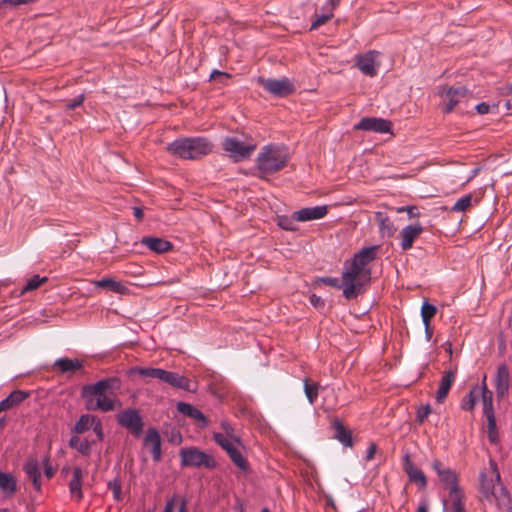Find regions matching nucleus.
<instances>
[{"mask_svg":"<svg viewBox=\"0 0 512 512\" xmlns=\"http://www.w3.org/2000/svg\"><path fill=\"white\" fill-rule=\"evenodd\" d=\"M380 53L375 50L359 54L355 58L357 68L366 76L374 77L377 75L380 61Z\"/></svg>","mask_w":512,"mask_h":512,"instance_id":"8","label":"nucleus"},{"mask_svg":"<svg viewBox=\"0 0 512 512\" xmlns=\"http://www.w3.org/2000/svg\"><path fill=\"white\" fill-rule=\"evenodd\" d=\"M185 506H186V503L183 501V502L181 503L180 508H179V512H185Z\"/></svg>","mask_w":512,"mask_h":512,"instance_id":"64","label":"nucleus"},{"mask_svg":"<svg viewBox=\"0 0 512 512\" xmlns=\"http://www.w3.org/2000/svg\"><path fill=\"white\" fill-rule=\"evenodd\" d=\"M136 371L141 376L155 378L162 381L165 370L160 368H137Z\"/></svg>","mask_w":512,"mask_h":512,"instance_id":"42","label":"nucleus"},{"mask_svg":"<svg viewBox=\"0 0 512 512\" xmlns=\"http://www.w3.org/2000/svg\"><path fill=\"white\" fill-rule=\"evenodd\" d=\"M404 470L407 473L410 481L415 482L421 488H425L426 487V485H427L426 476L424 475L422 470L416 468L411 463V461L409 460V456L408 455H406V457H405Z\"/></svg>","mask_w":512,"mask_h":512,"instance_id":"24","label":"nucleus"},{"mask_svg":"<svg viewBox=\"0 0 512 512\" xmlns=\"http://www.w3.org/2000/svg\"><path fill=\"white\" fill-rule=\"evenodd\" d=\"M445 350H446L449 354H451V353H452V345H451V343H449V342H446V343H445Z\"/></svg>","mask_w":512,"mask_h":512,"instance_id":"62","label":"nucleus"},{"mask_svg":"<svg viewBox=\"0 0 512 512\" xmlns=\"http://www.w3.org/2000/svg\"><path fill=\"white\" fill-rule=\"evenodd\" d=\"M509 380H510V372L508 367L505 364H502L498 367L497 373L495 376V389L497 396L502 398L504 397L509 390Z\"/></svg>","mask_w":512,"mask_h":512,"instance_id":"18","label":"nucleus"},{"mask_svg":"<svg viewBox=\"0 0 512 512\" xmlns=\"http://www.w3.org/2000/svg\"><path fill=\"white\" fill-rule=\"evenodd\" d=\"M24 471L28 475L29 478L32 479L33 485L36 490H40L41 488V473L38 467V463L35 460H30L24 465Z\"/></svg>","mask_w":512,"mask_h":512,"instance_id":"33","label":"nucleus"},{"mask_svg":"<svg viewBox=\"0 0 512 512\" xmlns=\"http://www.w3.org/2000/svg\"><path fill=\"white\" fill-rule=\"evenodd\" d=\"M339 3H340V0H327L326 1L327 8H329V10H335V8L339 5Z\"/></svg>","mask_w":512,"mask_h":512,"instance_id":"56","label":"nucleus"},{"mask_svg":"<svg viewBox=\"0 0 512 512\" xmlns=\"http://www.w3.org/2000/svg\"><path fill=\"white\" fill-rule=\"evenodd\" d=\"M27 397V394L23 391H14L12 392L8 397L3 399L0 402V412L8 410L18 404H20L22 401H24Z\"/></svg>","mask_w":512,"mask_h":512,"instance_id":"32","label":"nucleus"},{"mask_svg":"<svg viewBox=\"0 0 512 512\" xmlns=\"http://www.w3.org/2000/svg\"><path fill=\"white\" fill-rule=\"evenodd\" d=\"M141 243L158 254L165 253L172 249V244L169 241L158 237H144Z\"/></svg>","mask_w":512,"mask_h":512,"instance_id":"23","label":"nucleus"},{"mask_svg":"<svg viewBox=\"0 0 512 512\" xmlns=\"http://www.w3.org/2000/svg\"><path fill=\"white\" fill-rule=\"evenodd\" d=\"M117 420L121 426L127 428L135 435H139L142 431V419L135 409H127L120 412L117 416Z\"/></svg>","mask_w":512,"mask_h":512,"instance_id":"12","label":"nucleus"},{"mask_svg":"<svg viewBox=\"0 0 512 512\" xmlns=\"http://www.w3.org/2000/svg\"><path fill=\"white\" fill-rule=\"evenodd\" d=\"M174 508H175V503H174V498H172L169 501H167V503L165 504L163 512H174Z\"/></svg>","mask_w":512,"mask_h":512,"instance_id":"55","label":"nucleus"},{"mask_svg":"<svg viewBox=\"0 0 512 512\" xmlns=\"http://www.w3.org/2000/svg\"><path fill=\"white\" fill-rule=\"evenodd\" d=\"M334 428H335V438L344 444L345 446H351L352 445V439L351 434L344 428V426L338 422H334Z\"/></svg>","mask_w":512,"mask_h":512,"instance_id":"36","label":"nucleus"},{"mask_svg":"<svg viewBox=\"0 0 512 512\" xmlns=\"http://www.w3.org/2000/svg\"><path fill=\"white\" fill-rule=\"evenodd\" d=\"M396 212L397 213L406 212V214H408L409 218H417L420 215L418 208L416 206H401V207L396 208Z\"/></svg>","mask_w":512,"mask_h":512,"instance_id":"46","label":"nucleus"},{"mask_svg":"<svg viewBox=\"0 0 512 512\" xmlns=\"http://www.w3.org/2000/svg\"><path fill=\"white\" fill-rule=\"evenodd\" d=\"M47 280L48 278L45 276L40 277L39 275H34L27 281L26 285L23 287L21 291V294L37 289L40 285L47 282Z\"/></svg>","mask_w":512,"mask_h":512,"instance_id":"41","label":"nucleus"},{"mask_svg":"<svg viewBox=\"0 0 512 512\" xmlns=\"http://www.w3.org/2000/svg\"><path fill=\"white\" fill-rule=\"evenodd\" d=\"M53 367L61 373H69L80 370L83 367V364L81 361L77 359H70L64 357L57 359L54 362Z\"/></svg>","mask_w":512,"mask_h":512,"instance_id":"27","label":"nucleus"},{"mask_svg":"<svg viewBox=\"0 0 512 512\" xmlns=\"http://www.w3.org/2000/svg\"><path fill=\"white\" fill-rule=\"evenodd\" d=\"M489 110H490V106L487 103L482 102V103L476 105V111L479 114H486L489 112Z\"/></svg>","mask_w":512,"mask_h":512,"instance_id":"53","label":"nucleus"},{"mask_svg":"<svg viewBox=\"0 0 512 512\" xmlns=\"http://www.w3.org/2000/svg\"><path fill=\"white\" fill-rule=\"evenodd\" d=\"M456 370L445 371L441 377L438 390L436 392V400L442 403L447 397L449 390L455 380Z\"/></svg>","mask_w":512,"mask_h":512,"instance_id":"20","label":"nucleus"},{"mask_svg":"<svg viewBox=\"0 0 512 512\" xmlns=\"http://www.w3.org/2000/svg\"><path fill=\"white\" fill-rule=\"evenodd\" d=\"M231 458V460L234 462V464L241 470L245 471L247 470L248 464L245 459V457L242 454L241 451V445L237 446L235 449L231 451V453L228 454Z\"/></svg>","mask_w":512,"mask_h":512,"instance_id":"38","label":"nucleus"},{"mask_svg":"<svg viewBox=\"0 0 512 512\" xmlns=\"http://www.w3.org/2000/svg\"><path fill=\"white\" fill-rule=\"evenodd\" d=\"M432 468L437 473L441 483L449 490V493L453 488H455V490H460L457 484L458 476L454 470L444 467L438 460L433 461Z\"/></svg>","mask_w":512,"mask_h":512,"instance_id":"13","label":"nucleus"},{"mask_svg":"<svg viewBox=\"0 0 512 512\" xmlns=\"http://www.w3.org/2000/svg\"><path fill=\"white\" fill-rule=\"evenodd\" d=\"M93 431L95 432L99 441H102L104 438L103 427L100 419L97 418L94 426H92Z\"/></svg>","mask_w":512,"mask_h":512,"instance_id":"48","label":"nucleus"},{"mask_svg":"<svg viewBox=\"0 0 512 512\" xmlns=\"http://www.w3.org/2000/svg\"><path fill=\"white\" fill-rule=\"evenodd\" d=\"M225 152L236 162L250 158L256 148L253 142H244L237 137H226L222 142Z\"/></svg>","mask_w":512,"mask_h":512,"instance_id":"6","label":"nucleus"},{"mask_svg":"<svg viewBox=\"0 0 512 512\" xmlns=\"http://www.w3.org/2000/svg\"><path fill=\"white\" fill-rule=\"evenodd\" d=\"M84 101V95L79 94L77 97H75L71 102H69L66 107L67 109L71 110L78 106H80Z\"/></svg>","mask_w":512,"mask_h":512,"instance_id":"50","label":"nucleus"},{"mask_svg":"<svg viewBox=\"0 0 512 512\" xmlns=\"http://www.w3.org/2000/svg\"><path fill=\"white\" fill-rule=\"evenodd\" d=\"M53 473H54V472H53V470H52V468H51V467L47 466V467L45 468V474H46V476H47L48 478H51V477L53 476Z\"/></svg>","mask_w":512,"mask_h":512,"instance_id":"61","label":"nucleus"},{"mask_svg":"<svg viewBox=\"0 0 512 512\" xmlns=\"http://www.w3.org/2000/svg\"><path fill=\"white\" fill-rule=\"evenodd\" d=\"M423 232V227L419 222L410 224L402 228L400 231V246L406 251L412 248L415 239Z\"/></svg>","mask_w":512,"mask_h":512,"instance_id":"14","label":"nucleus"},{"mask_svg":"<svg viewBox=\"0 0 512 512\" xmlns=\"http://www.w3.org/2000/svg\"><path fill=\"white\" fill-rule=\"evenodd\" d=\"M109 488L113 491L114 498L120 499L121 485L117 480L109 482Z\"/></svg>","mask_w":512,"mask_h":512,"instance_id":"49","label":"nucleus"},{"mask_svg":"<svg viewBox=\"0 0 512 512\" xmlns=\"http://www.w3.org/2000/svg\"><path fill=\"white\" fill-rule=\"evenodd\" d=\"M0 489L5 496H12L16 492L17 482L10 473L0 471Z\"/></svg>","mask_w":512,"mask_h":512,"instance_id":"28","label":"nucleus"},{"mask_svg":"<svg viewBox=\"0 0 512 512\" xmlns=\"http://www.w3.org/2000/svg\"><path fill=\"white\" fill-rule=\"evenodd\" d=\"M328 213V207L326 205H319L314 207H305L294 212V218L298 222H306L312 220H318L325 217Z\"/></svg>","mask_w":512,"mask_h":512,"instance_id":"15","label":"nucleus"},{"mask_svg":"<svg viewBox=\"0 0 512 512\" xmlns=\"http://www.w3.org/2000/svg\"><path fill=\"white\" fill-rule=\"evenodd\" d=\"M296 222H298L295 218H294V213L292 214L291 217H288V216H280L278 217V225L284 229V230H287V231H294L296 230Z\"/></svg>","mask_w":512,"mask_h":512,"instance_id":"44","label":"nucleus"},{"mask_svg":"<svg viewBox=\"0 0 512 512\" xmlns=\"http://www.w3.org/2000/svg\"><path fill=\"white\" fill-rule=\"evenodd\" d=\"M376 257V247H365L354 257L344 263L342 272L343 295L346 299H353L363 290L371 280L369 264Z\"/></svg>","mask_w":512,"mask_h":512,"instance_id":"1","label":"nucleus"},{"mask_svg":"<svg viewBox=\"0 0 512 512\" xmlns=\"http://www.w3.org/2000/svg\"><path fill=\"white\" fill-rule=\"evenodd\" d=\"M376 450H377V447L375 444H370L368 449H367V452H366V456H365V459L367 461H370L374 458L375 454H376Z\"/></svg>","mask_w":512,"mask_h":512,"instance_id":"52","label":"nucleus"},{"mask_svg":"<svg viewBox=\"0 0 512 512\" xmlns=\"http://www.w3.org/2000/svg\"><path fill=\"white\" fill-rule=\"evenodd\" d=\"M162 382L189 392H195L197 389L188 378L171 371H164Z\"/></svg>","mask_w":512,"mask_h":512,"instance_id":"17","label":"nucleus"},{"mask_svg":"<svg viewBox=\"0 0 512 512\" xmlns=\"http://www.w3.org/2000/svg\"><path fill=\"white\" fill-rule=\"evenodd\" d=\"M467 92L468 90L463 86L457 88L447 86L440 87L438 93L445 104L444 111L447 113L451 112L461 99L465 98Z\"/></svg>","mask_w":512,"mask_h":512,"instance_id":"9","label":"nucleus"},{"mask_svg":"<svg viewBox=\"0 0 512 512\" xmlns=\"http://www.w3.org/2000/svg\"><path fill=\"white\" fill-rule=\"evenodd\" d=\"M181 464L182 466L189 467H215L214 459L195 447L182 448L180 450Z\"/></svg>","mask_w":512,"mask_h":512,"instance_id":"7","label":"nucleus"},{"mask_svg":"<svg viewBox=\"0 0 512 512\" xmlns=\"http://www.w3.org/2000/svg\"><path fill=\"white\" fill-rule=\"evenodd\" d=\"M91 445L92 442L86 438H82L80 436H72L69 441V446L72 449H75L77 452L82 454L83 456H89L91 454Z\"/></svg>","mask_w":512,"mask_h":512,"instance_id":"31","label":"nucleus"},{"mask_svg":"<svg viewBox=\"0 0 512 512\" xmlns=\"http://www.w3.org/2000/svg\"><path fill=\"white\" fill-rule=\"evenodd\" d=\"M177 409L183 415L199 421L203 427L207 426V418L199 409L195 408L193 405L184 402H179L177 404Z\"/></svg>","mask_w":512,"mask_h":512,"instance_id":"26","label":"nucleus"},{"mask_svg":"<svg viewBox=\"0 0 512 512\" xmlns=\"http://www.w3.org/2000/svg\"><path fill=\"white\" fill-rule=\"evenodd\" d=\"M480 489L486 499H494L499 509L512 512V499L501 483L500 473L494 460L480 473Z\"/></svg>","mask_w":512,"mask_h":512,"instance_id":"2","label":"nucleus"},{"mask_svg":"<svg viewBox=\"0 0 512 512\" xmlns=\"http://www.w3.org/2000/svg\"><path fill=\"white\" fill-rule=\"evenodd\" d=\"M212 144L203 137L180 138L167 147L170 154L186 160H196L212 151Z\"/></svg>","mask_w":512,"mask_h":512,"instance_id":"4","label":"nucleus"},{"mask_svg":"<svg viewBox=\"0 0 512 512\" xmlns=\"http://www.w3.org/2000/svg\"><path fill=\"white\" fill-rule=\"evenodd\" d=\"M310 302L314 305V306H317L320 302H322L321 298L316 296V295H312L310 297Z\"/></svg>","mask_w":512,"mask_h":512,"instance_id":"60","label":"nucleus"},{"mask_svg":"<svg viewBox=\"0 0 512 512\" xmlns=\"http://www.w3.org/2000/svg\"><path fill=\"white\" fill-rule=\"evenodd\" d=\"M111 384V380H100L83 388L82 397L88 410L108 412L120 407Z\"/></svg>","mask_w":512,"mask_h":512,"instance_id":"3","label":"nucleus"},{"mask_svg":"<svg viewBox=\"0 0 512 512\" xmlns=\"http://www.w3.org/2000/svg\"><path fill=\"white\" fill-rule=\"evenodd\" d=\"M320 282L334 288H341L343 290L342 280L340 281L336 277H323L320 279Z\"/></svg>","mask_w":512,"mask_h":512,"instance_id":"47","label":"nucleus"},{"mask_svg":"<svg viewBox=\"0 0 512 512\" xmlns=\"http://www.w3.org/2000/svg\"><path fill=\"white\" fill-rule=\"evenodd\" d=\"M73 476L71 481L69 482V491L71 498L80 501L83 498L82 493V478L83 472L80 467H75L72 471Z\"/></svg>","mask_w":512,"mask_h":512,"instance_id":"22","label":"nucleus"},{"mask_svg":"<svg viewBox=\"0 0 512 512\" xmlns=\"http://www.w3.org/2000/svg\"><path fill=\"white\" fill-rule=\"evenodd\" d=\"M213 439L223 450L227 452V454L231 453V451L240 444L237 437H226L219 432H215L213 434Z\"/></svg>","mask_w":512,"mask_h":512,"instance_id":"29","label":"nucleus"},{"mask_svg":"<svg viewBox=\"0 0 512 512\" xmlns=\"http://www.w3.org/2000/svg\"><path fill=\"white\" fill-rule=\"evenodd\" d=\"M430 414H431L430 405L427 404V405L420 406L418 408L417 414H416L417 421L419 423H423Z\"/></svg>","mask_w":512,"mask_h":512,"instance_id":"45","label":"nucleus"},{"mask_svg":"<svg viewBox=\"0 0 512 512\" xmlns=\"http://www.w3.org/2000/svg\"><path fill=\"white\" fill-rule=\"evenodd\" d=\"M479 172V168H475L471 171V176L469 179H471L472 177H474L475 175H477V173Z\"/></svg>","mask_w":512,"mask_h":512,"instance_id":"63","label":"nucleus"},{"mask_svg":"<svg viewBox=\"0 0 512 512\" xmlns=\"http://www.w3.org/2000/svg\"><path fill=\"white\" fill-rule=\"evenodd\" d=\"M133 214H134L135 218L140 221L143 217V210L139 207H134Z\"/></svg>","mask_w":512,"mask_h":512,"instance_id":"57","label":"nucleus"},{"mask_svg":"<svg viewBox=\"0 0 512 512\" xmlns=\"http://www.w3.org/2000/svg\"><path fill=\"white\" fill-rule=\"evenodd\" d=\"M97 417L90 414H84L82 415L78 421L75 423L73 432L81 434L85 431L92 429V426H94V423L96 422Z\"/></svg>","mask_w":512,"mask_h":512,"instance_id":"35","label":"nucleus"},{"mask_svg":"<svg viewBox=\"0 0 512 512\" xmlns=\"http://www.w3.org/2000/svg\"><path fill=\"white\" fill-rule=\"evenodd\" d=\"M375 217L378 223L381 237H392L396 231V228L390 218L383 212H376Z\"/></svg>","mask_w":512,"mask_h":512,"instance_id":"25","label":"nucleus"},{"mask_svg":"<svg viewBox=\"0 0 512 512\" xmlns=\"http://www.w3.org/2000/svg\"><path fill=\"white\" fill-rule=\"evenodd\" d=\"M424 325V328H425V337H426V340L429 341L432 337V330L430 328V324H423Z\"/></svg>","mask_w":512,"mask_h":512,"instance_id":"58","label":"nucleus"},{"mask_svg":"<svg viewBox=\"0 0 512 512\" xmlns=\"http://www.w3.org/2000/svg\"><path fill=\"white\" fill-rule=\"evenodd\" d=\"M463 493L461 490L452 489L449 499L443 500V512H466L462 503Z\"/></svg>","mask_w":512,"mask_h":512,"instance_id":"19","label":"nucleus"},{"mask_svg":"<svg viewBox=\"0 0 512 512\" xmlns=\"http://www.w3.org/2000/svg\"><path fill=\"white\" fill-rule=\"evenodd\" d=\"M221 427L224 430V433H222L224 436H226V437H236V435L234 434V429L232 428V426L228 422L223 421L221 423Z\"/></svg>","mask_w":512,"mask_h":512,"instance_id":"51","label":"nucleus"},{"mask_svg":"<svg viewBox=\"0 0 512 512\" xmlns=\"http://www.w3.org/2000/svg\"><path fill=\"white\" fill-rule=\"evenodd\" d=\"M472 201H473L472 195H470V194L465 195V196L459 198L455 202V204L453 205L451 210L454 212H464L472 206Z\"/></svg>","mask_w":512,"mask_h":512,"instance_id":"40","label":"nucleus"},{"mask_svg":"<svg viewBox=\"0 0 512 512\" xmlns=\"http://www.w3.org/2000/svg\"><path fill=\"white\" fill-rule=\"evenodd\" d=\"M288 161L287 150L278 145H267L257 157V167L262 174H272L282 169Z\"/></svg>","mask_w":512,"mask_h":512,"instance_id":"5","label":"nucleus"},{"mask_svg":"<svg viewBox=\"0 0 512 512\" xmlns=\"http://www.w3.org/2000/svg\"><path fill=\"white\" fill-rule=\"evenodd\" d=\"M437 308L427 301H424L421 307V318L423 324H430V320L435 316Z\"/></svg>","mask_w":512,"mask_h":512,"instance_id":"39","label":"nucleus"},{"mask_svg":"<svg viewBox=\"0 0 512 512\" xmlns=\"http://www.w3.org/2000/svg\"><path fill=\"white\" fill-rule=\"evenodd\" d=\"M322 11V14L315 15V20L311 24V30L317 29L318 27L325 24L328 20H330L333 17L334 10H329V8H327L326 3L322 6Z\"/></svg>","mask_w":512,"mask_h":512,"instance_id":"37","label":"nucleus"},{"mask_svg":"<svg viewBox=\"0 0 512 512\" xmlns=\"http://www.w3.org/2000/svg\"><path fill=\"white\" fill-rule=\"evenodd\" d=\"M495 427L496 426L494 425V427L491 428L490 424L488 423V438H489L490 442H492V443H496V441H497Z\"/></svg>","mask_w":512,"mask_h":512,"instance_id":"54","label":"nucleus"},{"mask_svg":"<svg viewBox=\"0 0 512 512\" xmlns=\"http://www.w3.org/2000/svg\"><path fill=\"white\" fill-rule=\"evenodd\" d=\"M428 509H429V506L426 502H422L418 509H417V512H428Z\"/></svg>","mask_w":512,"mask_h":512,"instance_id":"59","label":"nucleus"},{"mask_svg":"<svg viewBox=\"0 0 512 512\" xmlns=\"http://www.w3.org/2000/svg\"><path fill=\"white\" fill-rule=\"evenodd\" d=\"M94 284L98 288L108 289L118 294H125L128 290L126 286L114 280L113 278H102L98 281H95Z\"/></svg>","mask_w":512,"mask_h":512,"instance_id":"30","label":"nucleus"},{"mask_svg":"<svg viewBox=\"0 0 512 512\" xmlns=\"http://www.w3.org/2000/svg\"><path fill=\"white\" fill-rule=\"evenodd\" d=\"M304 392L310 404H313L318 396V384L309 383L306 379L304 380Z\"/></svg>","mask_w":512,"mask_h":512,"instance_id":"43","label":"nucleus"},{"mask_svg":"<svg viewBox=\"0 0 512 512\" xmlns=\"http://www.w3.org/2000/svg\"><path fill=\"white\" fill-rule=\"evenodd\" d=\"M480 385H475L471 388L469 394L464 397L461 401V408L466 411H471L477 401L480 398V393H482L481 389L479 388Z\"/></svg>","mask_w":512,"mask_h":512,"instance_id":"34","label":"nucleus"},{"mask_svg":"<svg viewBox=\"0 0 512 512\" xmlns=\"http://www.w3.org/2000/svg\"><path fill=\"white\" fill-rule=\"evenodd\" d=\"M486 376H484L482 384L479 386L482 393H480V398L482 400L483 405V413L487 418V421L490 424V427H494V409H493V393L491 390L487 388L486 385Z\"/></svg>","mask_w":512,"mask_h":512,"instance_id":"16","label":"nucleus"},{"mask_svg":"<svg viewBox=\"0 0 512 512\" xmlns=\"http://www.w3.org/2000/svg\"><path fill=\"white\" fill-rule=\"evenodd\" d=\"M265 90L277 97H285L294 91L293 83L287 78L281 79H260Z\"/></svg>","mask_w":512,"mask_h":512,"instance_id":"10","label":"nucleus"},{"mask_svg":"<svg viewBox=\"0 0 512 512\" xmlns=\"http://www.w3.org/2000/svg\"><path fill=\"white\" fill-rule=\"evenodd\" d=\"M356 130L371 131L375 133H391L392 122L378 117H364L355 126Z\"/></svg>","mask_w":512,"mask_h":512,"instance_id":"11","label":"nucleus"},{"mask_svg":"<svg viewBox=\"0 0 512 512\" xmlns=\"http://www.w3.org/2000/svg\"><path fill=\"white\" fill-rule=\"evenodd\" d=\"M145 444L151 446V454L155 461L161 459V438L155 428H150L146 432Z\"/></svg>","mask_w":512,"mask_h":512,"instance_id":"21","label":"nucleus"}]
</instances>
